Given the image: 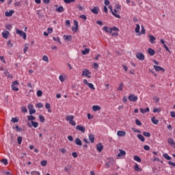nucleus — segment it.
<instances>
[{
  "label": "nucleus",
  "instance_id": "obj_1",
  "mask_svg": "<svg viewBox=\"0 0 175 175\" xmlns=\"http://www.w3.org/2000/svg\"><path fill=\"white\" fill-rule=\"evenodd\" d=\"M16 33L18 34V35H20V36H23V39H27V33H25V32L18 29H16Z\"/></svg>",
  "mask_w": 175,
  "mask_h": 175
},
{
  "label": "nucleus",
  "instance_id": "obj_2",
  "mask_svg": "<svg viewBox=\"0 0 175 175\" xmlns=\"http://www.w3.org/2000/svg\"><path fill=\"white\" fill-rule=\"evenodd\" d=\"M12 88L13 91H18V82L17 81L12 83Z\"/></svg>",
  "mask_w": 175,
  "mask_h": 175
},
{
  "label": "nucleus",
  "instance_id": "obj_3",
  "mask_svg": "<svg viewBox=\"0 0 175 175\" xmlns=\"http://www.w3.org/2000/svg\"><path fill=\"white\" fill-rule=\"evenodd\" d=\"M90 75H91V72L87 69L82 72V76H85L86 77H88V79H91V76H90Z\"/></svg>",
  "mask_w": 175,
  "mask_h": 175
},
{
  "label": "nucleus",
  "instance_id": "obj_4",
  "mask_svg": "<svg viewBox=\"0 0 175 175\" xmlns=\"http://www.w3.org/2000/svg\"><path fill=\"white\" fill-rule=\"evenodd\" d=\"M137 99H138V97L133 94H130L129 96V100H130L131 102H136Z\"/></svg>",
  "mask_w": 175,
  "mask_h": 175
},
{
  "label": "nucleus",
  "instance_id": "obj_5",
  "mask_svg": "<svg viewBox=\"0 0 175 175\" xmlns=\"http://www.w3.org/2000/svg\"><path fill=\"white\" fill-rule=\"evenodd\" d=\"M108 8L109 9V10H111V14H113V16H114L115 17H116V18H121V16H120L119 14H116V12H114L113 11V6L111 5H109Z\"/></svg>",
  "mask_w": 175,
  "mask_h": 175
},
{
  "label": "nucleus",
  "instance_id": "obj_6",
  "mask_svg": "<svg viewBox=\"0 0 175 175\" xmlns=\"http://www.w3.org/2000/svg\"><path fill=\"white\" fill-rule=\"evenodd\" d=\"M136 57L137 58V59H139L140 61H144V54L142 53H136Z\"/></svg>",
  "mask_w": 175,
  "mask_h": 175
},
{
  "label": "nucleus",
  "instance_id": "obj_7",
  "mask_svg": "<svg viewBox=\"0 0 175 175\" xmlns=\"http://www.w3.org/2000/svg\"><path fill=\"white\" fill-rule=\"evenodd\" d=\"M114 8L113 12L116 14V13H120V12H121V5L119 4H116Z\"/></svg>",
  "mask_w": 175,
  "mask_h": 175
},
{
  "label": "nucleus",
  "instance_id": "obj_8",
  "mask_svg": "<svg viewBox=\"0 0 175 175\" xmlns=\"http://www.w3.org/2000/svg\"><path fill=\"white\" fill-rule=\"evenodd\" d=\"M76 129H77V131H80V132H82V133L85 132V128H84L83 126L77 125L76 126Z\"/></svg>",
  "mask_w": 175,
  "mask_h": 175
},
{
  "label": "nucleus",
  "instance_id": "obj_9",
  "mask_svg": "<svg viewBox=\"0 0 175 175\" xmlns=\"http://www.w3.org/2000/svg\"><path fill=\"white\" fill-rule=\"evenodd\" d=\"M109 161H111L105 163V166L107 169H109V167H110V163H111V165H114V159L113 158H109Z\"/></svg>",
  "mask_w": 175,
  "mask_h": 175
},
{
  "label": "nucleus",
  "instance_id": "obj_10",
  "mask_svg": "<svg viewBox=\"0 0 175 175\" xmlns=\"http://www.w3.org/2000/svg\"><path fill=\"white\" fill-rule=\"evenodd\" d=\"M167 142H168V144H170L171 147H173V148H175V142L173 139L168 138Z\"/></svg>",
  "mask_w": 175,
  "mask_h": 175
},
{
  "label": "nucleus",
  "instance_id": "obj_11",
  "mask_svg": "<svg viewBox=\"0 0 175 175\" xmlns=\"http://www.w3.org/2000/svg\"><path fill=\"white\" fill-rule=\"evenodd\" d=\"M10 34V33L8 31H4L2 33V36L3 38H4V39H8V38H9V35Z\"/></svg>",
  "mask_w": 175,
  "mask_h": 175
},
{
  "label": "nucleus",
  "instance_id": "obj_12",
  "mask_svg": "<svg viewBox=\"0 0 175 175\" xmlns=\"http://www.w3.org/2000/svg\"><path fill=\"white\" fill-rule=\"evenodd\" d=\"M92 13H94V14H98V12H99V7H94L92 10H91Z\"/></svg>",
  "mask_w": 175,
  "mask_h": 175
},
{
  "label": "nucleus",
  "instance_id": "obj_13",
  "mask_svg": "<svg viewBox=\"0 0 175 175\" xmlns=\"http://www.w3.org/2000/svg\"><path fill=\"white\" fill-rule=\"evenodd\" d=\"M154 68L157 72H161V70L165 72V69L159 66H154Z\"/></svg>",
  "mask_w": 175,
  "mask_h": 175
},
{
  "label": "nucleus",
  "instance_id": "obj_14",
  "mask_svg": "<svg viewBox=\"0 0 175 175\" xmlns=\"http://www.w3.org/2000/svg\"><path fill=\"white\" fill-rule=\"evenodd\" d=\"M117 135L119 137L125 136L126 135V132H125L124 131H117Z\"/></svg>",
  "mask_w": 175,
  "mask_h": 175
},
{
  "label": "nucleus",
  "instance_id": "obj_15",
  "mask_svg": "<svg viewBox=\"0 0 175 175\" xmlns=\"http://www.w3.org/2000/svg\"><path fill=\"white\" fill-rule=\"evenodd\" d=\"M126 152H125L124 150L120 149V153H118V154L117 155V157H118L119 158L121 157H124V155H126Z\"/></svg>",
  "mask_w": 175,
  "mask_h": 175
},
{
  "label": "nucleus",
  "instance_id": "obj_16",
  "mask_svg": "<svg viewBox=\"0 0 175 175\" xmlns=\"http://www.w3.org/2000/svg\"><path fill=\"white\" fill-rule=\"evenodd\" d=\"M13 13H14V11L10 10L9 12L6 11L5 12V14L6 16V17H12V16H13Z\"/></svg>",
  "mask_w": 175,
  "mask_h": 175
},
{
  "label": "nucleus",
  "instance_id": "obj_17",
  "mask_svg": "<svg viewBox=\"0 0 175 175\" xmlns=\"http://www.w3.org/2000/svg\"><path fill=\"white\" fill-rule=\"evenodd\" d=\"M151 121L153 124H154V125H158V124H159V120L155 118V116H153L151 118Z\"/></svg>",
  "mask_w": 175,
  "mask_h": 175
},
{
  "label": "nucleus",
  "instance_id": "obj_18",
  "mask_svg": "<svg viewBox=\"0 0 175 175\" xmlns=\"http://www.w3.org/2000/svg\"><path fill=\"white\" fill-rule=\"evenodd\" d=\"M103 29H104V31H105V32H107V33H111V28H110V27H109L104 26V27H103Z\"/></svg>",
  "mask_w": 175,
  "mask_h": 175
},
{
  "label": "nucleus",
  "instance_id": "obj_19",
  "mask_svg": "<svg viewBox=\"0 0 175 175\" xmlns=\"http://www.w3.org/2000/svg\"><path fill=\"white\" fill-rule=\"evenodd\" d=\"M148 54H150L151 56L154 55H155V51L151 48H149L148 49Z\"/></svg>",
  "mask_w": 175,
  "mask_h": 175
},
{
  "label": "nucleus",
  "instance_id": "obj_20",
  "mask_svg": "<svg viewBox=\"0 0 175 175\" xmlns=\"http://www.w3.org/2000/svg\"><path fill=\"white\" fill-rule=\"evenodd\" d=\"M93 111H98V110H100V106L99 105H94L92 107Z\"/></svg>",
  "mask_w": 175,
  "mask_h": 175
},
{
  "label": "nucleus",
  "instance_id": "obj_21",
  "mask_svg": "<svg viewBox=\"0 0 175 175\" xmlns=\"http://www.w3.org/2000/svg\"><path fill=\"white\" fill-rule=\"evenodd\" d=\"M96 148L98 151H99V152H100L102 151V150H103V145H102V144H98V145H96Z\"/></svg>",
  "mask_w": 175,
  "mask_h": 175
},
{
  "label": "nucleus",
  "instance_id": "obj_22",
  "mask_svg": "<svg viewBox=\"0 0 175 175\" xmlns=\"http://www.w3.org/2000/svg\"><path fill=\"white\" fill-rule=\"evenodd\" d=\"M141 113H142V114H144L146 113H148V111H150V108L147 107L146 109H143L142 108L139 109Z\"/></svg>",
  "mask_w": 175,
  "mask_h": 175
},
{
  "label": "nucleus",
  "instance_id": "obj_23",
  "mask_svg": "<svg viewBox=\"0 0 175 175\" xmlns=\"http://www.w3.org/2000/svg\"><path fill=\"white\" fill-rule=\"evenodd\" d=\"M75 144H77V146H83V142L81 141V139L77 138L75 139Z\"/></svg>",
  "mask_w": 175,
  "mask_h": 175
},
{
  "label": "nucleus",
  "instance_id": "obj_24",
  "mask_svg": "<svg viewBox=\"0 0 175 175\" xmlns=\"http://www.w3.org/2000/svg\"><path fill=\"white\" fill-rule=\"evenodd\" d=\"M74 118H75V116H67L66 117V121H69V122H70L71 121H72Z\"/></svg>",
  "mask_w": 175,
  "mask_h": 175
},
{
  "label": "nucleus",
  "instance_id": "obj_25",
  "mask_svg": "<svg viewBox=\"0 0 175 175\" xmlns=\"http://www.w3.org/2000/svg\"><path fill=\"white\" fill-rule=\"evenodd\" d=\"M89 139L91 143H94V142H95V136L92 134L89 135Z\"/></svg>",
  "mask_w": 175,
  "mask_h": 175
},
{
  "label": "nucleus",
  "instance_id": "obj_26",
  "mask_svg": "<svg viewBox=\"0 0 175 175\" xmlns=\"http://www.w3.org/2000/svg\"><path fill=\"white\" fill-rule=\"evenodd\" d=\"M149 38H150L149 40H150L151 44H154V42H155V40H156L155 37H154V36H149Z\"/></svg>",
  "mask_w": 175,
  "mask_h": 175
},
{
  "label": "nucleus",
  "instance_id": "obj_27",
  "mask_svg": "<svg viewBox=\"0 0 175 175\" xmlns=\"http://www.w3.org/2000/svg\"><path fill=\"white\" fill-rule=\"evenodd\" d=\"M134 170H135V172H142V169L139 167V165L137 163L135 165Z\"/></svg>",
  "mask_w": 175,
  "mask_h": 175
},
{
  "label": "nucleus",
  "instance_id": "obj_28",
  "mask_svg": "<svg viewBox=\"0 0 175 175\" xmlns=\"http://www.w3.org/2000/svg\"><path fill=\"white\" fill-rule=\"evenodd\" d=\"M66 77V75H64V76H63L62 75H59V80H60L62 81V83H64V81H65Z\"/></svg>",
  "mask_w": 175,
  "mask_h": 175
},
{
  "label": "nucleus",
  "instance_id": "obj_29",
  "mask_svg": "<svg viewBox=\"0 0 175 175\" xmlns=\"http://www.w3.org/2000/svg\"><path fill=\"white\" fill-rule=\"evenodd\" d=\"M55 10H56V12H58V13H62V12L64 11V7L63 6H59Z\"/></svg>",
  "mask_w": 175,
  "mask_h": 175
},
{
  "label": "nucleus",
  "instance_id": "obj_30",
  "mask_svg": "<svg viewBox=\"0 0 175 175\" xmlns=\"http://www.w3.org/2000/svg\"><path fill=\"white\" fill-rule=\"evenodd\" d=\"M137 137L138 139H139V140H141V142H144L146 140V139H144V137L142 134H138Z\"/></svg>",
  "mask_w": 175,
  "mask_h": 175
},
{
  "label": "nucleus",
  "instance_id": "obj_31",
  "mask_svg": "<svg viewBox=\"0 0 175 175\" xmlns=\"http://www.w3.org/2000/svg\"><path fill=\"white\" fill-rule=\"evenodd\" d=\"M5 28L8 29V31H12V28H13V26L10 24H6Z\"/></svg>",
  "mask_w": 175,
  "mask_h": 175
},
{
  "label": "nucleus",
  "instance_id": "obj_32",
  "mask_svg": "<svg viewBox=\"0 0 175 175\" xmlns=\"http://www.w3.org/2000/svg\"><path fill=\"white\" fill-rule=\"evenodd\" d=\"M88 53H90V49H85L84 51H82V54L83 55H85Z\"/></svg>",
  "mask_w": 175,
  "mask_h": 175
},
{
  "label": "nucleus",
  "instance_id": "obj_33",
  "mask_svg": "<svg viewBox=\"0 0 175 175\" xmlns=\"http://www.w3.org/2000/svg\"><path fill=\"white\" fill-rule=\"evenodd\" d=\"M12 128L13 129H16V132H21L23 131V129H21L18 126H16L15 127L13 126Z\"/></svg>",
  "mask_w": 175,
  "mask_h": 175
},
{
  "label": "nucleus",
  "instance_id": "obj_34",
  "mask_svg": "<svg viewBox=\"0 0 175 175\" xmlns=\"http://www.w3.org/2000/svg\"><path fill=\"white\" fill-rule=\"evenodd\" d=\"M31 124L33 125V128H38V126H39V123L37 122L31 121Z\"/></svg>",
  "mask_w": 175,
  "mask_h": 175
},
{
  "label": "nucleus",
  "instance_id": "obj_35",
  "mask_svg": "<svg viewBox=\"0 0 175 175\" xmlns=\"http://www.w3.org/2000/svg\"><path fill=\"white\" fill-rule=\"evenodd\" d=\"M135 31L136 33H139V32H140V25L139 24L136 25V28Z\"/></svg>",
  "mask_w": 175,
  "mask_h": 175
},
{
  "label": "nucleus",
  "instance_id": "obj_36",
  "mask_svg": "<svg viewBox=\"0 0 175 175\" xmlns=\"http://www.w3.org/2000/svg\"><path fill=\"white\" fill-rule=\"evenodd\" d=\"M36 118H35L33 116H29L27 117V120H28L29 121H35Z\"/></svg>",
  "mask_w": 175,
  "mask_h": 175
},
{
  "label": "nucleus",
  "instance_id": "obj_37",
  "mask_svg": "<svg viewBox=\"0 0 175 175\" xmlns=\"http://www.w3.org/2000/svg\"><path fill=\"white\" fill-rule=\"evenodd\" d=\"M163 158H165V159H167V161H170V159H172V158L170 157V156H169L167 154L165 153L163 155Z\"/></svg>",
  "mask_w": 175,
  "mask_h": 175
},
{
  "label": "nucleus",
  "instance_id": "obj_38",
  "mask_svg": "<svg viewBox=\"0 0 175 175\" xmlns=\"http://www.w3.org/2000/svg\"><path fill=\"white\" fill-rule=\"evenodd\" d=\"M124 88V83H121L119 85V87L118 88V91H122V89Z\"/></svg>",
  "mask_w": 175,
  "mask_h": 175
},
{
  "label": "nucleus",
  "instance_id": "obj_39",
  "mask_svg": "<svg viewBox=\"0 0 175 175\" xmlns=\"http://www.w3.org/2000/svg\"><path fill=\"white\" fill-rule=\"evenodd\" d=\"M28 47H29V44H26L25 45V47H24V49H23V51H24L25 53L28 51Z\"/></svg>",
  "mask_w": 175,
  "mask_h": 175
},
{
  "label": "nucleus",
  "instance_id": "obj_40",
  "mask_svg": "<svg viewBox=\"0 0 175 175\" xmlns=\"http://www.w3.org/2000/svg\"><path fill=\"white\" fill-rule=\"evenodd\" d=\"M134 161H136V162H142V159H140V157L138 156H135Z\"/></svg>",
  "mask_w": 175,
  "mask_h": 175
},
{
  "label": "nucleus",
  "instance_id": "obj_41",
  "mask_svg": "<svg viewBox=\"0 0 175 175\" xmlns=\"http://www.w3.org/2000/svg\"><path fill=\"white\" fill-rule=\"evenodd\" d=\"M88 87H89V88H91V90H95V86H94V84L89 83V84L88 85Z\"/></svg>",
  "mask_w": 175,
  "mask_h": 175
},
{
  "label": "nucleus",
  "instance_id": "obj_42",
  "mask_svg": "<svg viewBox=\"0 0 175 175\" xmlns=\"http://www.w3.org/2000/svg\"><path fill=\"white\" fill-rule=\"evenodd\" d=\"M143 135H144V136H146V137H150V136H151V134L150 133L146 132V131L143 133Z\"/></svg>",
  "mask_w": 175,
  "mask_h": 175
},
{
  "label": "nucleus",
  "instance_id": "obj_43",
  "mask_svg": "<svg viewBox=\"0 0 175 175\" xmlns=\"http://www.w3.org/2000/svg\"><path fill=\"white\" fill-rule=\"evenodd\" d=\"M17 141H18V144H21V143L23 142V137H18L17 138Z\"/></svg>",
  "mask_w": 175,
  "mask_h": 175
},
{
  "label": "nucleus",
  "instance_id": "obj_44",
  "mask_svg": "<svg viewBox=\"0 0 175 175\" xmlns=\"http://www.w3.org/2000/svg\"><path fill=\"white\" fill-rule=\"evenodd\" d=\"M76 0H64V2H65V3H72V2H75Z\"/></svg>",
  "mask_w": 175,
  "mask_h": 175
},
{
  "label": "nucleus",
  "instance_id": "obj_45",
  "mask_svg": "<svg viewBox=\"0 0 175 175\" xmlns=\"http://www.w3.org/2000/svg\"><path fill=\"white\" fill-rule=\"evenodd\" d=\"M40 122H44V117L42 115L39 116Z\"/></svg>",
  "mask_w": 175,
  "mask_h": 175
},
{
  "label": "nucleus",
  "instance_id": "obj_46",
  "mask_svg": "<svg viewBox=\"0 0 175 175\" xmlns=\"http://www.w3.org/2000/svg\"><path fill=\"white\" fill-rule=\"evenodd\" d=\"M79 18H82V20H83L84 21H85V20H87V16L82 14L79 16Z\"/></svg>",
  "mask_w": 175,
  "mask_h": 175
},
{
  "label": "nucleus",
  "instance_id": "obj_47",
  "mask_svg": "<svg viewBox=\"0 0 175 175\" xmlns=\"http://www.w3.org/2000/svg\"><path fill=\"white\" fill-rule=\"evenodd\" d=\"M11 121L14 124L16 122H18V119H17V118H12Z\"/></svg>",
  "mask_w": 175,
  "mask_h": 175
},
{
  "label": "nucleus",
  "instance_id": "obj_48",
  "mask_svg": "<svg viewBox=\"0 0 175 175\" xmlns=\"http://www.w3.org/2000/svg\"><path fill=\"white\" fill-rule=\"evenodd\" d=\"M42 60L45 61V62H49V57L47 56H46V55H44L42 57Z\"/></svg>",
  "mask_w": 175,
  "mask_h": 175
},
{
  "label": "nucleus",
  "instance_id": "obj_49",
  "mask_svg": "<svg viewBox=\"0 0 175 175\" xmlns=\"http://www.w3.org/2000/svg\"><path fill=\"white\" fill-rule=\"evenodd\" d=\"M40 163L42 166H46V165H47V161L46 160L42 161Z\"/></svg>",
  "mask_w": 175,
  "mask_h": 175
},
{
  "label": "nucleus",
  "instance_id": "obj_50",
  "mask_svg": "<svg viewBox=\"0 0 175 175\" xmlns=\"http://www.w3.org/2000/svg\"><path fill=\"white\" fill-rule=\"evenodd\" d=\"M42 95H43V92H42L41 90H38L37 92V96L40 97V96H42Z\"/></svg>",
  "mask_w": 175,
  "mask_h": 175
},
{
  "label": "nucleus",
  "instance_id": "obj_51",
  "mask_svg": "<svg viewBox=\"0 0 175 175\" xmlns=\"http://www.w3.org/2000/svg\"><path fill=\"white\" fill-rule=\"evenodd\" d=\"M111 32H113V31H114L115 32H118V31H120L116 27H113V28H111Z\"/></svg>",
  "mask_w": 175,
  "mask_h": 175
},
{
  "label": "nucleus",
  "instance_id": "obj_52",
  "mask_svg": "<svg viewBox=\"0 0 175 175\" xmlns=\"http://www.w3.org/2000/svg\"><path fill=\"white\" fill-rule=\"evenodd\" d=\"M1 162H2V163H3V165H8V159H2V160H1Z\"/></svg>",
  "mask_w": 175,
  "mask_h": 175
},
{
  "label": "nucleus",
  "instance_id": "obj_53",
  "mask_svg": "<svg viewBox=\"0 0 175 175\" xmlns=\"http://www.w3.org/2000/svg\"><path fill=\"white\" fill-rule=\"evenodd\" d=\"M36 107H38V109H42V107H43V105L41 103H38L36 105Z\"/></svg>",
  "mask_w": 175,
  "mask_h": 175
},
{
  "label": "nucleus",
  "instance_id": "obj_54",
  "mask_svg": "<svg viewBox=\"0 0 175 175\" xmlns=\"http://www.w3.org/2000/svg\"><path fill=\"white\" fill-rule=\"evenodd\" d=\"M161 109L158 108L153 109V113H160Z\"/></svg>",
  "mask_w": 175,
  "mask_h": 175
},
{
  "label": "nucleus",
  "instance_id": "obj_55",
  "mask_svg": "<svg viewBox=\"0 0 175 175\" xmlns=\"http://www.w3.org/2000/svg\"><path fill=\"white\" fill-rule=\"evenodd\" d=\"M31 175H40V173L38 171H33L31 172Z\"/></svg>",
  "mask_w": 175,
  "mask_h": 175
},
{
  "label": "nucleus",
  "instance_id": "obj_56",
  "mask_svg": "<svg viewBox=\"0 0 175 175\" xmlns=\"http://www.w3.org/2000/svg\"><path fill=\"white\" fill-rule=\"evenodd\" d=\"M27 108L29 110H32L33 109V105H32V104H29Z\"/></svg>",
  "mask_w": 175,
  "mask_h": 175
},
{
  "label": "nucleus",
  "instance_id": "obj_57",
  "mask_svg": "<svg viewBox=\"0 0 175 175\" xmlns=\"http://www.w3.org/2000/svg\"><path fill=\"white\" fill-rule=\"evenodd\" d=\"M4 74L5 75V76L7 77H12V75H10V73H9V72H8V71H5Z\"/></svg>",
  "mask_w": 175,
  "mask_h": 175
},
{
  "label": "nucleus",
  "instance_id": "obj_58",
  "mask_svg": "<svg viewBox=\"0 0 175 175\" xmlns=\"http://www.w3.org/2000/svg\"><path fill=\"white\" fill-rule=\"evenodd\" d=\"M77 8L79 10H80L81 12H83V10H84V7L81 6V5H78Z\"/></svg>",
  "mask_w": 175,
  "mask_h": 175
},
{
  "label": "nucleus",
  "instance_id": "obj_59",
  "mask_svg": "<svg viewBox=\"0 0 175 175\" xmlns=\"http://www.w3.org/2000/svg\"><path fill=\"white\" fill-rule=\"evenodd\" d=\"M7 45L8 47H13V44H12V41L10 40L8 42Z\"/></svg>",
  "mask_w": 175,
  "mask_h": 175
},
{
  "label": "nucleus",
  "instance_id": "obj_60",
  "mask_svg": "<svg viewBox=\"0 0 175 175\" xmlns=\"http://www.w3.org/2000/svg\"><path fill=\"white\" fill-rule=\"evenodd\" d=\"M135 124H136V125H142V122H140V120H139V119H137L135 120Z\"/></svg>",
  "mask_w": 175,
  "mask_h": 175
},
{
  "label": "nucleus",
  "instance_id": "obj_61",
  "mask_svg": "<svg viewBox=\"0 0 175 175\" xmlns=\"http://www.w3.org/2000/svg\"><path fill=\"white\" fill-rule=\"evenodd\" d=\"M142 33L144 35L146 33V29H144V26H142Z\"/></svg>",
  "mask_w": 175,
  "mask_h": 175
},
{
  "label": "nucleus",
  "instance_id": "obj_62",
  "mask_svg": "<svg viewBox=\"0 0 175 175\" xmlns=\"http://www.w3.org/2000/svg\"><path fill=\"white\" fill-rule=\"evenodd\" d=\"M144 150H146V151H148L150 150V147L148 146V145H145L144 146Z\"/></svg>",
  "mask_w": 175,
  "mask_h": 175
},
{
  "label": "nucleus",
  "instance_id": "obj_63",
  "mask_svg": "<svg viewBox=\"0 0 175 175\" xmlns=\"http://www.w3.org/2000/svg\"><path fill=\"white\" fill-rule=\"evenodd\" d=\"M168 165H170V166H174V167H175V163H173L172 161H169Z\"/></svg>",
  "mask_w": 175,
  "mask_h": 175
},
{
  "label": "nucleus",
  "instance_id": "obj_64",
  "mask_svg": "<svg viewBox=\"0 0 175 175\" xmlns=\"http://www.w3.org/2000/svg\"><path fill=\"white\" fill-rule=\"evenodd\" d=\"M170 116H171V117L174 118V117H175V111H171L170 112Z\"/></svg>",
  "mask_w": 175,
  "mask_h": 175
}]
</instances>
